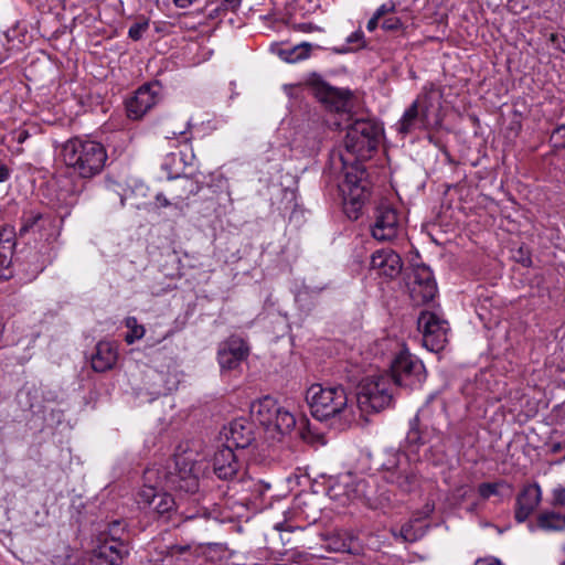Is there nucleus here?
I'll use <instances>...</instances> for the list:
<instances>
[{"instance_id": "1", "label": "nucleus", "mask_w": 565, "mask_h": 565, "mask_svg": "<svg viewBox=\"0 0 565 565\" xmlns=\"http://www.w3.org/2000/svg\"><path fill=\"white\" fill-rule=\"evenodd\" d=\"M61 153L66 167L83 179L99 174L108 158L103 143L79 137L67 140Z\"/></svg>"}, {"instance_id": "2", "label": "nucleus", "mask_w": 565, "mask_h": 565, "mask_svg": "<svg viewBox=\"0 0 565 565\" xmlns=\"http://www.w3.org/2000/svg\"><path fill=\"white\" fill-rule=\"evenodd\" d=\"M369 482L358 476L345 472L329 480L327 495L339 505L362 500L371 509H383L390 504V497L381 494L374 498L369 491Z\"/></svg>"}, {"instance_id": "3", "label": "nucleus", "mask_w": 565, "mask_h": 565, "mask_svg": "<svg viewBox=\"0 0 565 565\" xmlns=\"http://www.w3.org/2000/svg\"><path fill=\"white\" fill-rule=\"evenodd\" d=\"M306 401L312 416L318 420H327L342 416L345 420L353 418V412L348 405V395L343 386H323L312 384L306 393Z\"/></svg>"}, {"instance_id": "4", "label": "nucleus", "mask_w": 565, "mask_h": 565, "mask_svg": "<svg viewBox=\"0 0 565 565\" xmlns=\"http://www.w3.org/2000/svg\"><path fill=\"white\" fill-rule=\"evenodd\" d=\"M395 386L388 372L364 377L356 387V407L362 414L379 413L394 403Z\"/></svg>"}, {"instance_id": "5", "label": "nucleus", "mask_w": 565, "mask_h": 565, "mask_svg": "<svg viewBox=\"0 0 565 565\" xmlns=\"http://www.w3.org/2000/svg\"><path fill=\"white\" fill-rule=\"evenodd\" d=\"M250 414L273 438L289 434L296 426L295 415L271 396L254 402Z\"/></svg>"}, {"instance_id": "6", "label": "nucleus", "mask_w": 565, "mask_h": 565, "mask_svg": "<svg viewBox=\"0 0 565 565\" xmlns=\"http://www.w3.org/2000/svg\"><path fill=\"white\" fill-rule=\"evenodd\" d=\"M159 475L157 468L145 470V483L138 492L137 502L142 509L153 511L160 516H169L177 509V502L170 493L161 490L166 482Z\"/></svg>"}, {"instance_id": "7", "label": "nucleus", "mask_w": 565, "mask_h": 565, "mask_svg": "<svg viewBox=\"0 0 565 565\" xmlns=\"http://www.w3.org/2000/svg\"><path fill=\"white\" fill-rule=\"evenodd\" d=\"M340 160L343 169V180L339 184V190L343 196L345 205H351L353 211H358L370 196V181L364 166L355 160L348 163L341 154Z\"/></svg>"}, {"instance_id": "8", "label": "nucleus", "mask_w": 565, "mask_h": 565, "mask_svg": "<svg viewBox=\"0 0 565 565\" xmlns=\"http://www.w3.org/2000/svg\"><path fill=\"white\" fill-rule=\"evenodd\" d=\"M381 127L371 119H355L347 127L344 148L358 159H366L377 148Z\"/></svg>"}, {"instance_id": "9", "label": "nucleus", "mask_w": 565, "mask_h": 565, "mask_svg": "<svg viewBox=\"0 0 565 565\" xmlns=\"http://www.w3.org/2000/svg\"><path fill=\"white\" fill-rule=\"evenodd\" d=\"M388 374L395 387L408 391L420 388L427 377L424 363L407 350L401 351L393 359Z\"/></svg>"}, {"instance_id": "10", "label": "nucleus", "mask_w": 565, "mask_h": 565, "mask_svg": "<svg viewBox=\"0 0 565 565\" xmlns=\"http://www.w3.org/2000/svg\"><path fill=\"white\" fill-rule=\"evenodd\" d=\"M406 286L409 297L416 306L431 301L438 291L431 269L424 264L413 266L407 273Z\"/></svg>"}, {"instance_id": "11", "label": "nucleus", "mask_w": 565, "mask_h": 565, "mask_svg": "<svg viewBox=\"0 0 565 565\" xmlns=\"http://www.w3.org/2000/svg\"><path fill=\"white\" fill-rule=\"evenodd\" d=\"M213 471L221 480L242 481L246 475L245 459L242 452L231 448V445H222L212 458Z\"/></svg>"}, {"instance_id": "12", "label": "nucleus", "mask_w": 565, "mask_h": 565, "mask_svg": "<svg viewBox=\"0 0 565 565\" xmlns=\"http://www.w3.org/2000/svg\"><path fill=\"white\" fill-rule=\"evenodd\" d=\"M418 330L423 334V344L431 352L444 349L447 342L448 322L435 312L422 311L417 319Z\"/></svg>"}, {"instance_id": "13", "label": "nucleus", "mask_w": 565, "mask_h": 565, "mask_svg": "<svg viewBox=\"0 0 565 565\" xmlns=\"http://www.w3.org/2000/svg\"><path fill=\"white\" fill-rule=\"evenodd\" d=\"M431 106L433 103L429 93L425 92L418 95L396 124L397 131L405 136L416 129H427L429 126Z\"/></svg>"}, {"instance_id": "14", "label": "nucleus", "mask_w": 565, "mask_h": 565, "mask_svg": "<svg viewBox=\"0 0 565 565\" xmlns=\"http://www.w3.org/2000/svg\"><path fill=\"white\" fill-rule=\"evenodd\" d=\"M401 228V216L397 210L387 201H381L374 211L372 236L380 242L395 238Z\"/></svg>"}, {"instance_id": "15", "label": "nucleus", "mask_w": 565, "mask_h": 565, "mask_svg": "<svg viewBox=\"0 0 565 565\" xmlns=\"http://www.w3.org/2000/svg\"><path fill=\"white\" fill-rule=\"evenodd\" d=\"M161 85L158 82L148 83L139 87L135 94L126 100V110L130 119H140L159 100Z\"/></svg>"}, {"instance_id": "16", "label": "nucleus", "mask_w": 565, "mask_h": 565, "mask_svg": "<svg viewBox=\"0 0 565 565\" xmlns=\"http://www.w3.org/2000/svg\"><path fill=\"white\" fill-rule=\"evenodd\" d=\"M39 233L46 241L55 238L60 234V225L51 214H42L35 211L23 213L21 217L20 236L28 233Z\"/></svg>"}, {"instance_id": "17", "label": "nucleus", "mask_w": 565, "mask_h": 565, "mask_svg": "<svg viewBox=\"0 0 565 565\" xmlns=\"http://www.w3.org/2000/svg\"><path fill=\"white\" fill-rule=\"evenodd\" d=\"M249 348L247 343L237 335H232L220 343L217 361L222 370H236L247 359Z\"/></svg>"}, {"instance_id": "18", "label": "nucleus", "mask_w": 565, "mask_h": 565, "mask_svg": "<svg viewBox=\"0 0 565 565\" xmlns=\"http://www.w3.org/2000/svg\"><path fill=\"white\" fill-rule=\"evenodd\" d=\"M315 95L327 108L335 113L347 114L352 108V94L321 82L315 86Z\"/></svg>"}, {"instance_id": "19", "label": "nucleus", "mask_w": 565, "mask_h": 565, "mask_svg": "<svg viewBox=\"0 0 565 565\" xmlns=\"http://www.w3.org/2000/svg\"><path fill=\"white\" fill-rule=\"evenodd\" d=\"M542 501V489L539 483L525 484L518 493L514 507V519L518 523L525 522Z\"/></svg>"}, {"instance_id": "20", "label": "nucleus", "mask_w": 565, "mask_h": 565, "mask_svg": "<svg viewBox=\"0 0 565 565\" xmlns=\"http://www.w3.org/2000/svg\"><path fill=\"white\" fill-rule=\"evenodd\" d=\"M396 456L394 454L392 459L383 463V479L401 492L409 493L416 486V475L411 470L402 469Z\"/></svg>"}, {"instance_id": "21", "label": "nucleus", "mask_w": 565, "mask_h": 565, "mask_svg": "<svg viewBox=\"0 0 565 565\" xmlns=\"http://www.w3.org/2000/svg\"><path fill=\"white\" fill-rule=\"evenodd\" d=\"M81 191L67 178L58 181V188L55 195L51 199V205L56 211L60 223H63L64 218L71 214V210L76 204Z\"/></svg>"}, {"instance_id": "22", "label": "nucleus", "mask_w": 565, "mask_h": 565, "mask_svg": "<svg viewBox=\"0 0 565 565\" xmlns=\"http://www.w3.org/2000/svg\"><path fill=\"white\" fill-rule=\"evenodd\" d=\"M370 266L377 275L392 279L401 274L403 263L396 252L391 248H382L372 254Z\"/></svg>"}, {"instance_id": "23", "label": "nucleus", "mask_w": 565, "mask_h": 565, "mask_svg": "<svg viewBox=\"0 0 565 565\" xmlns=\"http://www.w3.org/2000/svg\"><path fill=\"white\" fill-rule=\"evenodd\" d=\"M127 553L124 542L105 537L94 548L90 562L93 565H119Z\"/></svg>"}, {"instance_id": "24", "label": "nucleus", "mask_w": 565, "mask_h": 565, "mask_svg": "<svg viewBox=\"0 0 565 565\" xmlns=\"http://www.w3.org/2000/svg\"><path fill=\"white\" fill-rule=\"evenodd\" d=\"M225 445H231L242 452L255 439L253 425L244 418L233 420L227 428H225Z\"/></svg>"}, {"instance_id": "25", "label": "nucleus", "mask_w": 565, "mask_h": 565, "mask_svg": "<svg viewBox=\"0 0 565 565\" xmlns=\"http://www.w3.org/2000/svg\"><path fill=\"white\" fill-rule=\"evenodd\" d=\"M118 359L117 345L110 341H100L96 344L92 355V367L96 372H106L114 367Z\"/></svg>"}, {"instance_id": "26", "label": "nucleus", "mask_w": 565, "mask_h": 565, "mask_svg": "<svg viewBox=\"0 0 565 565\" xmlns=\"http://www.w3.org/2000/svg\"><path fill=\"white\" fill-rule=\"evenodd\" d=\"M166 484L185 493L195 494L199 491V478L192 473V467L179 469L178 473L169 472L162 477Z\"/></svg>"}, {"instance_id": "27", "label": "nucleus", "mask_w": 565, "mask_h": 565, "mask_svg": "<svg viewBox=\"0 0 565 565\" xmlns=\"http://www.w3.org/2000/svg\"><path fill=\"white\" fill-rule=\"evenodd\" d=\"M200 190L201 184L196 180L186 175L177 177L170 185L171 200L174 201V205H180L190 196L198 194Z\"/></svg>"}, {"instance_id": "28", "label": "nucleus", "mask_w": 565, "mask_h": 565, "mask_svg": "<svg viewBox=\"0 0 565 565\" xmlns=\"http://www.w3.org/2000/svg\"><path fill=\"white\" fill-rule=\"evenodd\" d=\"M535 527L544 532H564L565 514L554 508L543 510L536 516Z\"/></svg>"}, {"instance_id": "29", "label": "nucleus", "mask_w": 565, "mask_h": 565, "mask_svg": "<svg viewBox=\"0 0 565 565\" xmlns=\"http://www.w3.org/2000/svg\"><path fill=\"white\" fill-rule=\"evenodd\" d=\"M313 45L309 42H301L292 47H286L279 50V56L281 60L288 63H297L306 60L310 56Z\"/></svg>"}, {"instance_id": "30", "label": "nucleus", "mask_w": 565, "mask_h": 565, "mask_svg": "<svg viewBox=\"0 0 565 565\" xmlns=\"http://www.w3.org/2000/svg\"><path fill=\"white\" fill-rule=\"evenodd\" d=\"M125 324L129 329V332L125 337V341L128 344H132L135 341L141 339L145 335L143 326L138 324L135 317H128L125 321Z\"/></svg>"}, {"instance_id": "31", "label": "nucleus", "mask_w": 565, "mask_h": 565, "mask_svg": "<svg viewBox=\"0 0 565 565\" xmlns=\"http://www.w3.org/2000/svg\"><path fill=\"white\" fill-rule=\"evenodd\" d=\"M504 482H483L478 487V493L483 500H488L492 495L499 494V489Z\"/></svg>"}, {"instance_id": "32", "label": "nucleus", "mask_w": 565, "mask_h": 565, "mask_svg": "<svg viewBox=\"0 0 565 565\" xmlns=\"http://www.w3.org/2000/svg\"><path fill=\"white\" fill-rule=\"evenodd\" d=\"M125 533V527L120 521H115L109 524V530L107 533H102L99 541H103L105 537L108 540H116L118 542H122V534Z\"/></svg>"}, {"instance_id": "33", "label": "nucleus", "mask_w": 565, "mask_h": 565, "mask_svg": "<svg viewBox=\"0 0 565 565\" xmlns=\"http://www.w3.org/2000/svg\"><path fill=\"white\" fill-rule=\"evenodd\" d=\"M551 494L550 505L554 509H565V487L561 484L555 487Z\"/></svg>"}, {"instance_id": "34", "label": "nucleus", "mask_w": 565, "mask_h": 565, "mask_svg": "<svg viewBox=\"0 0 565 565\" xmlns=\"http://www.w3.org/2000/svg\"><path fill=\"white\" fill-rule=\"evenodd\" d=\"M148 28H149V21L147 19H143L141 21L134 23L129 28L128 35L131 40L138 41L142 38L143 33L148 30Z\"/></svg>"}, {"instance_id": "35", "label": "nucleus", "mask_w": 565, "mask_h": 565, "mask_svg": "<svg viewBox=\"0 0 565 565\" xmlns=\"http://www.w3.org/2000/svg\"><path fill=\"white\" fill-rule=\"evenodd\" d=\"M14 243L11 238H2L0 235V266H6L9 263L8 253H11Z\"/></svg>"}, {"instance_id": "36", "label": "nucleus", "mask_w": 565, "mask_h": 565, "mask_svg": "<svg viewBox=\"0 0 565 565\" xmlns=\"http://www.w3.org/2000/svg\"><path fill=\"white\" fill-rule=\"evenodd\" d=\"M403 23L399 18L391 17L386 18L382 22V29L385 31H397L402 28Z\"/></svg>"}, {"instance_id": "37", "label": "nucleus", "mask_w": 565, "mask_h": 565, "mask_svg": "<svg viewBox=\"0 0 565 565\" xmlns=\"http://www.w3.org/2000/svg\"><path fill=\"white\" fill-rule=\"evenodd\" d=\"M401 537L406 542H414L417 540V536L415 535L413 531V525L411 523H405L402 525L399 530Z\"/></svg>"}, {"instance_id": "38", "label": "nucleus", "mask_w": 565, "mask_h": 565, "mask_svg": "<svg viewBox=\"0 0 565 565\" xmlns=\"http://www.w3.org/2000/svg\"><path fill=\"white\" fill-rule=\"evenodd\" d=\"M347 42L350 44H356L358 47H364L365 41L363 31L360 29L354 31L347 38Z\"/></svg>"}, {"instance_id": "39", "label": "nucleus", "mask_w": 565, "mask_h": 565, "mask_svg": "<svg viewBox=\"0 0 565 565\" xmlns=\"http://www.w3.org/2000/svg\"><path fill=\"white\" fill-rule=\"evenodd\" d=\"M406 443L412 446L423 445L422 436L417 428L412 427L406 436Z\"/></svg>"}, {"instance_id": "40", "label": "nucleus", "mask_w": 565, "mask_h": 565, "mask_svg": "<svg viewBox=\"0 0 565 565\" xmlns=\"http://www.w3.org/2000/svg\"><path fill=\"white\" fill-rule=\"evenodd\" d=\"M552 139H555L558 146L565 147V124L553 131Z\"/></svg>"}, {"instance_id": "41", "label": "nucleus", "mask_w": 565, "mask_h": 565, "mask_svg": "<svg viewBox=\"0 0 565 565\" xmlns=\"http://www.w3.org/2000/svg\"><path fill=\"white\" fill-rule=\"evenodd\" d=\"M311 558V555L306 552H292L290 554V561L296 564L307 563Z\"/></svg>"}, {"instance_id": "42", "label": "nucleus", "mask_w": 565, "mask_h": 565, "mask_svg": "<svg viewBox=\"0 0 565 565\" xmlns=\"http://www.w3.org/2000/svg\"><path fill=\"white\" fill-rule=\"evenodd\" d=\"M395 11V4L394 3H383L380 6L376 11L374 12L376 14V18H383L387 13H392Z\"/></svg>"}, {"instance_id": "43", "label": "nucleus", "mask_w": 565, "mask_h": 565, "mask_svg": "<svg viewBox=\"0 0 565 565\" xmlns=\"http://www.w3.org/2000/svg\"><path fill=\"white\" fill-rule=\"evenodd\" d=\"M296 30L300 31V32H303V33H310V32H315V31H322L321 28L312 24V23H309V22H305V23H299L296 25Z\"/></svg>"}, {"instance_id": "44", "label": "nucleus", "mask_w": 565, "mask_h": 565, "mask_svg": "<svg viewBox=\"0 0 565 565\" xmlns=\"http://www.w3.org/2000/svg\"><path fill=\"white\" fill-rule=\"evenodd\" d=\"M154 199L160 207H168L174 204V201H170L163 193L159 192L154 195Z\"/></svg>"}, {"instance_id": "45", "label": "nucleus", "mask_w": 565, "mask_h": 565, "mask_svg": "<svg viewBox=\"0 0 565 565\" xmlns=\"http://www.w3.org/2000/svg\"><path fill=\"white\" fill-rule=\"evenodd\" d=\"M148 188L143 184V182H136L131 192L139 194L141 196H147Z\"/></svg>"}, {"instance_id": "46", "label": "nucleus", "mask_w": 565, "mask_h": 565, "mask_svg": "<svg viewBox=\"0 0 565 565\" xmlns=\"http://www.w3.org/2000/svg\"><path fill=\"white\" fill-rule=\"evenodd\" d=\"M10 169L6 164L0 163V183L8 181L10 179Z\"/></svg>"}, {"instance_id": "47", "label": "nucleus", "mask_w": 565, "mask_h": 565, "mask_svg": "<svg viewBox=\"0 0 565 565\" xmlns=\"http://www.w3.org/2000/svg\"><path fill=\"white\" fill-rule=\"evenodd\" d=\"M475 565H501V563L494 557H484L477 559Z\"/></svg>"}, {"instance_id": "48", "label": "nucleus", "mask_w": 565, "mask_h": 565, "mask_svg": "<svg viewBox=\"0 0 565 565\" xmlns=\"http://www.w3.org/2000/svg\"><path fill=\"white\" fill-rule=\"evenodd\" d=\"M30 137V134L28 130H18L14 132V139L18 143H23L28 138Z\"/></svg>"}, {"instance_id": "49", "label": "nucleus", "mask_w": 565, "mask_h": 565, "mask_svg": "<svg viewBox=\"0 0 565 565\" xmlns=\"http://www.w3.org/2000/svg\"><path fill=\"white\" fill-rule=\"evenodd\" d=\"M380 19L381 18H376V14L374 13L373 17L366 23L367 31L373 32L377 28Z\"/></svg>"}, {"instance_id": "50", "label": "nucleus", "mask_w": 565, "mask_h": 565, "mask_svg": "<svg viewBox=\"0 0 565 565\" xmlns=\"http://www.w3.org/2000/svg\"><path fill=\"white\" fill-rule=\"evenodd\" d=\"M173 3L178 7V8H181V9H186L189 7L192 6L193 1L192 0H172Z\"/></svg>"}, {"instance_id": "51", "label": "nucleus", "mask_w": 565, "mask_h": 565, "mask_svg": "<svg viewBox=\"0 0 565 565\" xmlns=\"http://www.w3.org/2000/svg\"><path fill=\"white\" fill-rule=\"evenodd\" d=\"M172 137L171 138H180L181 139V142H188L190 140V137L188 136L186 131H180V132H175L173 131L172 132Z\"/></svg>"}, {"instance_id": "52", "label": "nucleus", "mask_w": 565, "mask_h": 565, "mask_svg": "<svg viewBox=\"0 0 565 565\" xmlns=\"http://www.w3.org/2000/svg\"><path fill=\"white\" fill-rule=\"evenodd\" d=\"M305 289L307 290V292H320L326 289V286L315 288H311L310 286H305Z\"/></svg>"}, {"instance_id": "53", "label": "nucleus", "mask_w": 565, "mask_h": 565, "mask_svg": "<svg viewBox=\"0 0 565 565\" xmlns=\"http://www.w3.org/2000/svg\"><path fill=\"white\" fill-rule=\"evenodd\" d=\"M275 529L278 531H290V526L287 525L286 523H277L275 525Z\"/></svg>"}, {"instance_id": "54", "label": "nucleus", "mask_w": 565, "mask_h": 565, "mask_svg": "<svg viewBox=\"0 0 565 565\" xmlns=\"http://www.w3.org/2000/svg\"><path fill=\"white\" fill-rule=\"evenodd\" d=\"M556 47L565 54V36L562 39V42L557 43Z\"/></svg>"}, {"instance_id": "55", "label": "nucleus", "mask_w": 565, "mask_h": 565, "mask_svg": "<svg viewBox=\"0 0 565 565\" xmlns=\"http://www.w3.org/2000/svg\"><path fill=\"white\" fill-rule=\"evenodd\" d=\"M28 406L31 411H33L38 405L34 402L29 401Z\"/></svg>"}, {"instance_id": "56", "label": "nucleus", "mask_w": 565, "mask_h": 565, "mask_svg": "<svg viewBox=\"0 0 565 565\" xmlns=\"http://www.w3.org/2000/svg\"><path fill=\"white\" fill-rule=\"evenodd\" d=\"M181 460H182V458H181V457H177V458L174 459V465H175V467H179V466H180Z\"/></svg>"}, {"instance_id": "57", "label": "nucleus", "mask_w": 565, "mask_h": 565, "mask_svg": "<svg viewBox=\"0 0 565 565\" xmlns=\"http://www.w3.org/2000/svg\"><path fill=\"white\" fill-rule=\"evenodd\" d=\"M522 263L527 266L531 264V259L526 257L525 259H522Z\"/></svg>"}, {"instance_id": "58", "label": "nucleus", "mask_w": 565, "mask_h": 565, "mask_svg": "<svg viewBox=\"0 0 565 565\" xmlns=\"http://www.w3.org/2000/svg\"><path fill=\"white\" fill-rule=\"evenodd\" d=\"M189 547L188 546H180L179 552L184 553Z\"/></svg>"}, {"instance_id": "59", "label": "nucleus", "mask_w": 565, "mask_h": 565, "mask_svg": "<svg viewBox=\"0 0 565 565\" xmlns=\"http://www.w3.org/2000/svg\"><path fill=\"white\" fill-rule=\"evenodd\" d=\"M33 393H34V395H36L38 394V390H34ZM31 395H32V391L30 390V391L26 392V396H31Z\"/></svg>"}, {"instance_id": "60", "label": "nucleus", "mask_w": 565, "mask_h": 565, "mask_svg": "<svg viewBox=\"0 0 565 565\" xmlns=\"http://www.w3.org/2000/svg\"><path fill=\"white\" fill-rule=\"evenodd\" d=\"M556 40H557V35L552 34V35H551V41L555 42Z\"/></svg>"}, {"instance_id": "61", "label": "nucleus", "mask_w": 565, "mask_h": 565, "mask_svg": "<svg viewBox=\"0 0 565 565\" xmlns=\"http://www.w3.org/2000/svg\"><path fill=\"white\" fill-rule=\"evenodd\" d=\"M559 449V445L554 446V451H557Z\"/></svg>"}, {"instance_id": "62", "label": "nucleus", "mask_w": 565, "mask_h": 565, "mask_svg": "<svg viewBox=\"0 0 565 565\" xmlns=\"http://www.w3.org/2000/svg\"><path fill=\"white\" fill-rule=\"evenodd\" d=\"M166 338H167V335H162V338H161V339H159V340H158V342H161V341H162L163 339H166Z\"/></svg>"}, {"instance_id": "63", "label": "nucleus", "mask_w": 565, "mask_h": 565, "mask_svg": "<svg viewBox=\"0 0 565 565\" xmlns=\"http://www.w3.org/2000/svg\"><path fill=\"white\" fill-rule=\"evenodd\" d=\"M124 202H125V199H124V198H121V199H120V203H121V205H124Z\"/></svg>"}, {"instance_id": "64", "label": "nucleus", "mask_w": 565, "mask_h": 565, "mask_svg": "<svg viewBox=\"0 0 565 565\" xmlns=\"http://www.w3.org/2000/svg\"><path fill=\"white\" fill-rule=\"evenodd\" d=\"M194 515H186V519H193Z\"/></svg>"}]
</instances>
